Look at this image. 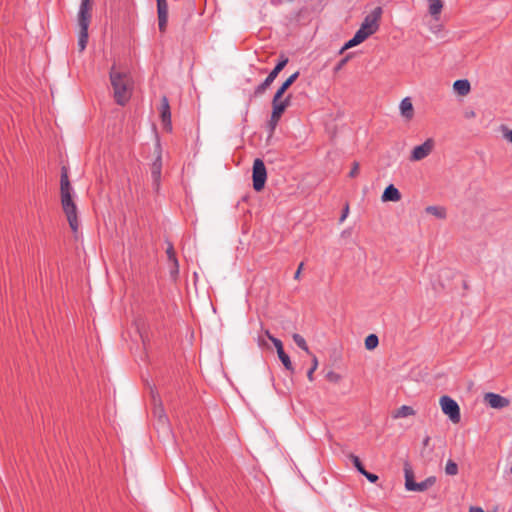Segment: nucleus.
<instances>
[{
    "mask_svg": "<svg viewBox=\"0 0 512 512\" xmlns=\"http://www.w3.org/2000/svg\"><path fill=\"white\" fill-rule=\"evenodd\" d=\"M152 398L154 404L153 415L157 420V428L163 435L169 436V434L171 433V428L162 401L160 397L154 393H152Z\"/></svg>",
    "mask_w": 512,
    "mask_h": 512,
    "instance_id": "7",
    "label": "nucleus"
},
{
    "mask_svg": "<svg viewBox=\"0 0 512 512\" xmlns=\"http://www.w3.org/2000/svg\"><path fill=\"white\" fill-rule=\"evenodd\" d=\"M317 365H318L317 358L314 356L313 357V365L307 372V377L310 381L313 380V373L317 369Z\"/></svg>",
    "mask_w": 512,
    "mask_h": 512,
    "instance_id": "30",
    "label": "nucleus"
},
{
    "mask_svg": "<svg viewBox=\"0 0 512 512\" xmlns=\"http://www.w3.org/2000/svg\"><path fill=\"white\" fill-rule=\"evenodd\" d=\"M326 378L331 382H339L341 380V376L333 371L327 373Z\"/></svg>",
    "mask_w": 512,
    "mask_h": 512,
    "instance_id": "31",
    "label": "nucleus"
},
{
    "mask_svg": "<svg viewBox=\"0 0 512 512\" xmlns=\"http://www.w3.org/2000/svg\"><path fill=\"white\" fill-rule=\"evenodd\" d=\"M170 275L173 279H176L179 274V263L178 260L171 261Z\"/></svg>",
    "mask_w": 512,
    "mask_h": 512,
    "instance_id": "28",
    "label": "nucleus"
},
{
    "mask_svg": "<svg viewBox=\"0 0 512 512\" xmlns=\"http://www.w3.org/2000/svg\"><path fill=\"white\" fill-rule=\"evenodd\" d=\"M484 399L490 407L495 409H501L509 405L507 398L492 392L486 393Z\"/></svg>",
    "mask_w": 512,
    "mask_h": 512,
    "instance_id": "13",
    "label": "nucleus"
},
{
    "mask_svg": "<svg viewBox=\"0 0 512 512\" xmlns=\"http://www.w3.org/2000/svg\"><path fill=\"white\" fill-rule=\"evenodd\" d=\"M381 199L383 202H387V201L397 202L401 199V193L393 184H390L385 188V190L381 196Z\"/></svg>",
    "mask_w": 512,
    "mask_h": 512,
    "instance_id": "15",
    "label": "nucleus"
},
{
    "mask_svg": "<svg viewBox=\"0 0 512 512\" xmlns=\"http://www.w3.org/2000/svg\"><path fill=\"white\" fill-rule=\"evenodd\" d=\"M274 81V79H271L269 76L264 80L263 83H261L255 90V94L256 95H261L263 94L266 89L272 84V82Z\"/></svg>",
    "mask_w": 512,
    "mask_h": 512,
    "instance_id": "26",
    "label": "nucleus"
},
{
    "mask_svg": "<svg viewBox=\"0 0 512 512\" xmlns=\"http://www.w3.org/2000/svg\"><path fill=\"white\" fill-rule=\"evenodd\" d=\"M297 77H298V72H295L290 75V85L296 80Z\"/></svg>",
    "mask_w": 512,
    "mask_h": 512,
    "instance_id": "38",
    "label": "nucleus"
},
{
    "mask_svg": "<svg viewBox=\"0 0 512 512\" xmlns=\"http://www.w3.org/2000/svg\"><path fill=\"white\" fill-rule=\"evenodd\" d=\"M425 211L427 214L433 215L438 219H445L447 216L446 209L442 206H428Z\"/></svg>",
    "mask_w": 512,
    "mask_h": 512,
    "instance_id": "19",
    "label": "nucleus"
},
{
    "mask_svg": "<svg viewBox=\"0 0 512 512\" xmlns=\"http://www.w3.org/2000/svg\"><path fill=\"white\" fill-rule=\"evenodd\" d=\"M359 173V163L358 162H353L352 164V168L349 172V176L354 178L358 175Z\"/></svg>",
    "mask_w": 512,
    "mask_h": 512,
    "instance_id": "33",
    "label": "nucleus"
},
{
    "mask_svg": "<svg viewBox=\"0 0 512 512\" xmlns=\"http://www.w3.org/2000/svg\"><path fill=\"white\" fill-rule=\"evenodd\" d=\"M453 88L460 96H465L470 92L471 86L467 79H459L454 82Z\"/></svg>",
    "mask_w": 512,
    "mask_h": 512,
    "instance_id": "18",
    "label": "nucleus"
},
{
    "mask_svg": "<svg viewBox=\"0 0 512 512\" xmlns=\"http://www.w3.org/2000/svg\"><path fill=\"white\" fill-rule=\"evenodd\" d=\"M302 267H303V263H301V264L299 265V267H298L297 271L295 272V274H294V278H295V279H298V278H299L300 273H301V270H302Z\"/></svg>",
    "mask_w": 512,
    "mask_h": 512,
    "instance_id": "36",
    "label": "nucleus"
},
{
    "mask_svg": "<svg viewBox=\"0 0 512 512\" xmlns=\"http://www.w3.org/2000/svg\"><path fill=\"white\" fill-rule=\"evenodd\" d=\"M161 169H162V161L160 152H158L156 160L153 162L151 166V175L153 179V184L156 190L159 189L160 179H161Z\"/></svg>",
    "mask_w": 512,
    "mask_h": 512,
    "instance_id": "14",
    "label": "nucleus"
},
{
    "mask_svg": "<svg viewBox=\"0 0 512 512\" xmlns=\"http://www.w3.org/2000/svg\"><path fill=\"white\" fill-rule=\"evenodd\" d=\"M60 201L71 230L77 233L79 228L78 209L73 198V188L69 181L68 171L65 167H63L61 171Z\"/></svg>",
    "mask_w": 512,
    "mask_h": 512,
    "instance_id": "1",
    "label": "nucleus"
},
{
    "mask_svg": "<svg viewBox=\"0 0 512 512\" xmlns=\"http://www.w3.org/2000/svg\"><path fill=\"white\" fill-rule=\"evenodd\" d=\"M430 440H431V438H430L429 436H426V437L423 439V442H422V443H423V446H425V447H426V446H428V445H429V443H430Z\"/></svg>",
    "mask_w": 512,
    "mask_h": 512,
    "instance_id": "39",
    "label": "nucleus"
},
{
    "mask_svg": "<svg viewBox=\"0 0 512 512\" xmlns=\"http://www.w3.org/2000/svg\"><path fill=\"white\" fill-rule=\"evenodd\" d=\"M415 414L414 409L411 406L402 405L400 408L396 410L393 417L394 418H405L408 416H412Z\"/></svg>",
    "mask_w": 512,
    "mask_h": 512,
    "instance_id": "20",
    "label": "nucleus"
},
{
    "mask_svg": "<svg viewBox=\"0 0 512 512\" xmlns=\"http://www.w3.org/2000/svg\"><path fill=\"white\" fill-rule=\"evenodd\" d=\"M348 214H349V205L348 204H345L344 208H343V211H342V214L339 218V222L340 223H343L346 218L348 217Z\"/></svg>",
    "mask_w": 512,
    "mask_h": 512,
    "instance_id": "35",
    "label": "nucleus"
},
{
    "mask_svg": "<svg viewBox=\"0 0 512 512\" xmlns=\"http://www.w3.org/2000/svg\"><path fill=\"white\" fill-rule=\"evenodd\" d=\"M503 137L510 143H512V129H508L506 126H501Z\"/></svg>",
    "mask_w": 512,
    "mask_h": 512,
    "instance_id": "29",
    "label": "nucleus"
},
{
    "mask_svg": "<svg viewBox=\"0 0 512 512\" xmlns=\"http://www.w3.org/2000/svg\"><path fill=\"white\" fill-rule=\"evenodd\" d=\"M160 117L163 129H165L167 132H170L172 130L171 112L169 102L166 96H163L161 99Z\"/></svg>",
    "mask_w": 512,
    "mask_h": 512,
    "instance_id": "11",
    "label": "nucleus"
},
{
    "mask_svg": "<svg viewBox=\"0 0 512 512\" xmlns=\"http://www.w3.org/2000/svg\"><path fill=\"white\" fill-rule=\"evenodd\" d=\"M292 337H293L294 342L297 344V346H298L299 348H301L302 350H304V351H305L306 353H308V354L310 353V352H309L308 345H307V343H306L305 339H304L301 335H299V334H293V336H292Z\"/></svg>",
    "mask_w": 512,
    "mask_h": 512,
    "instance_id": "25",
    "label": "nucleus"
},
{
    "mask_svg": "<svg viewBox=\"0 0 512 512\" xmlns=\"http://www.w3.org/2000/svg\"><path fill=\"white\" fill-rule=\"evenodd\" d=\"M93 0H82L78 11L77 22L78 32V51L82 53L88 42V27L92 16Z\"/></svg>",
    "mask_w": 512,
    "mask_h": 512,
    "instance_id": "4",
    "label": "nucleus"
},
{
    "mask_svg": "<svg viewBox=\"0 0 512 512\" xmlns=\"http://www.w3.org/2000/svg\"><path fill=\"white\" fill-rule=\"evenodd\" d=\"M440 406L444 414L448 415L453 423H458L461 419L458 403L451 397L445 395L440 398Z\"/></svg>",
    "mask_w": 512,
    "mask_h": 512,
    "instance_id": "9",
    "label": "nucleus"
},
{
    "mask_svg": "<svg viewBox=\"0 0 512 512\" xmlns=\"http://www.w3.org/2000/svg\"><path fill=\"white\" fill-rule=\"evenodd\" d=\"M400 113L406 120H411L414 116L412 101L409 97L404 98L400 103Z\"/></svg>",
    "mask_w": 512,
    "mask_h": 512,
    "instance_id": "16",
    "label": "nucleus"
},
{
    "mask_svg": "<svg viewBox=\"0 0 512 512\" xmlns=\"http://www.w3.org/2000/svg\"><path fill=\"white\" fill-rule=\"evenodd\" d=\"M158 13V26L161 32L166 30L168 22V4L167 0H156Z\"/></svg>",
    "mask_w": 512,
    "mask_h": 512,
    "instance_id": "12",
    "label": "nucleus"
},
{
    "mask_svg": "<svg viewBox=\"0 0 512 512\" xmlns=\"http://www.w3.org/2000/svg\"><path fill=\"white\" fill-rule=\"evenodd\" d=\"M289 365H290V371L292 370V362L290 361L289 362Z\"/></svg>",
    "mask_w": 512,
    "mask_h": 512,
    "instance_id": "40",
    "label": "nucleus"
},
{
    "mask_svg": "<svg viewBox=\"0 0 512 512\" xmlns=\"http://www.w3.org/2000/svg\"><path fill=\"white\" fill-rule=\"evenodd\" d=\"M252 179H253V188L256 191H261L264 186L267 179V172L266 167L264 165V162L257 158L254 160L253 163V170H252Z\"/></svg>",
    "mask_w": 512,
    "mask_h": 512,
    "instance_id": "8",
    "label": "nucleus"
},
{
    "mask_svg": "<svg viewBox=\"0 0 512 512\" xmlns=\"http://www.w3.org/2000/svg\"><path fill=\"white\" fill-rule=\"evenodd\" d=\"M166 254H167L169 262L177 260L176 255H175V251H174V248H173L172 245L168 246V248L166 250Z\"/></svg>",
    "mask_w": 512,
    "mask_h": 512,
    "instance_id": "32",
    "label": "nucleus"
},
{
    "mask_svg": "<svg viewBox=\"0 0 512 512\" xmlns=\"http://www.w3.org/2000/svg\"><path fill=\"white\" fill-rule=\"evenodd\" d=\"M510 473L512 474V466H511V468H510Z\"/></svg>",
    "mask_w": 512,
    "mask_h": 512,
    "instance_id": "41",
    "label": "nucleus"
},
{
    "mask_svg": "<svg viewBox=\"0 0 512 512\" xmlns=\"http://www.w3.org/2000/svg\"><path fill=\"white\" fill-rule=\"evenodd\" d=\"M288 89V79L284 81L281 87L277 90L272 101V115L269 122L271 129H274L285 112L288 105V97L283 98L284 93Z\"/></svg>",
    "mask_w": 512,
    "mask_h": 512,
    "instance_id": "5",
    "label": "nucleus"
},
{
    "mask_svg": "<svg viewBox=\"0 0 512 512\" xmlns=\"http://www.w3.org/2000/svg\"><path fill=\"white\" fill-rule=\"evenodd\" d=\"M429 4V13L433 17H437L443 8V4L441 0H428Z\"/></svg>",
    "mask_w": 512,
    "mask_h": 512,
    "instance_id": "21",
    "label": "nucleus"
},
{
    "mask_svg": "<svg viewBox=\"0 0 512 512\" xmlns=\"http://www.w3.org/2000/svg\"><path fill=\"white\" fill-rule=\"evenodd\" d=\"M109 79L114 92L115 101L119 105H125L131 98L133 80L130 73L121 70L116 63L111 66Z\"/></svg>",
    "mask_w": 512,
    "mask_h": 512,
    "instance_id": "2",
    "label": "nucleus"
},
{
    "mask_svg": "<svg viewBox=\"0 0 512 512\" xmlns=\"http://www.w3.org/2000/svg\"><path fill=\"white\" fill-rule=\"evenodd\" d=\"M469 512H485L481 507L473 506L469 509Z\"/></svg>",
    "mask_w": 512,
    "mask_h": 512,
    "instance_id": "37",
    "label": "nucleus"
},
{
    "mask_svg": "<svg viewBox=\"0 0 512 512\" xmlns=\"http://www.w3.org/2000/svg\"><path fill=\"white\" fill-rule=\"evenodd\" d=\"M351 460L353 462V465L360 474H363L366 471L358 456L351 455Z\"/></svg>",
    "mask_w": 512,
    "mask_h": 512,
    "instance_id": "27",
    "label": "nucleus"
},
{
    "mask_svg": "<svg viewBox=\"0 0 512 512\" xmlns=\"http://www.w3.org/2000/svg\"><path fill=\"white\" fill-rule=\"evenodd\" d=\"M405 488L408 491L424 492L436 483L435 476H429L424 481L415 482L413 471L408 463L404 466Z\"/></svg>",
    "mask_w": 512,
    "mask_h": 512,
    "instance_id": "6",
    "label": "nucleus"
},
{
    "mask_svg": "<svg viewBox=\"0 0 512 512\" xmlns=\"http://www.w3.org/2000/svg\"><path fill=\"white\" fill-rule=\"evenodd\" d=\"M445 473L449 476H455L458 474V465L453 460L449 459L445 466Z\"/></svg>",
    "mask_w": 512,
    "mask_h": 512,
    "instance_id": "23",
    "label": "nucleus"
},
{
    "mask_svg": "<svg viewBox=\"0 0 512 512\" xmlns=\"http://www.w3.org/2000/svg\"><path fill=\"white\" fill-rule=\"evenodd\" d=\"M433 149V140L427 139L424 143L421 145H418L413 148L410 156L411 161H420L424 158H426Z\"/></svg>",
    "mask_w": 512,
    "mask_h": 512,
    "instance_id": "10",
    "label": "nucleus"
},
{
    "mask_svg": "<svg viewBox=\"0 0 512 512\" xmlns=\"http://www.w3.org/2000/svg\"><path fill=\"white\" fill-rule=\"evenodd\" d=\"M379 344V339L377 335L370 334L365 339V347L367 350H373L375 349Z\"/></svg>",
    "mask_w": 512,
    "mask_h": 512,
    "instance_id": "22",
    "label": "nucleus"
},
{
    "mask_svg": "<svg viewBox=\"0 0 512 512\" xmlns=\"http://www.w3.org/2000/svg\"><path fill=\"white\" fill-rule=\"evenodd\" d=\"M367 478V480L371 483H375L378 480V476L376 474L365 471L363 474Z\"/></svg>",
    "mask_w": 512,
    "mask_h": 512,
    "instance_id": "34",
    "label": "nucleus"
},
{
    "mask_svg": "<svg viewBox=\"0 0 512 512\" xmlns=\"http://www.w3.org/2000/svg\"><path fill=\"white\" fill-rule=\"evenodd\" d=\"M383 10L381 7H375L369 14H367L354 36L345 43L342 47L341 52L357 46L364 42L371 35L376 33L379 29V22L382 16Z\"/></svg>",
    "mask_w": 512,
    "mask_h": 512,
    "instance_id": "3",
    "label": "nucleus"
},
{
    "mask_svg": "<svg viewBox=\"0 0 512 512\" xmlns=\"http://www.w3.org/2000/svg\"><path fill=\"white\" fill-rule=\"evenodd\" d=\"M288 60L287 59H284V60H281L275 67L274 69L270 72V74L268 75L271 79H274L278 76V74L284 69V67L286 66Z\"/></svg>",
    "mask_w": 512,
    "mask_h": 512,
    "instance_id": "24",
    "label": "nucleus"
},
{
    "mask_svg": "<svg viewBox=\"0 0 512 512\" xmlns=\"http://www.w3.org/2000/svg\"><path fill=\"white\" fill-rule=\"evenodd\" d=\"M269 339L271 340L274 347L276 348L281 362L283 363L285 368H288V355H286V353L284 352L283 343L279 339H277L271 335H269Z\"/></svg>",
    "mask_w": 512,
    "mask_h": 512,
    "instance_id": "17",
    "label": "nucleus"
}]
</instances>
